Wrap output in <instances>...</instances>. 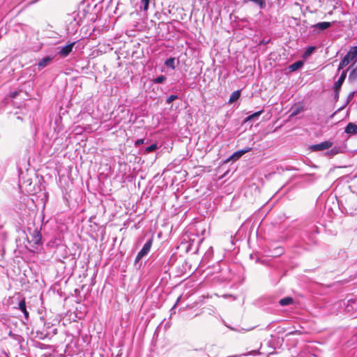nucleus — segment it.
<instances>
[{"label": "nucleus", "mask_w": 357, "mask_h": 357, "mask_svg": "<svg viewBox=\"0 0 357 357\" xmlns=\"http://www.w3.org/2000/svg\"><path fill=\"white\" fill-rule=\"evenodd\" d=\"M45 326L46 328V331H47L48 328H50V324H45Z\"/></svg>", "instance_id": "f704fd0d"}, {"label": "nucleus", "mask_w": 357, "mask_h": 357, "mask_svg": "<svg viewBox=\"0 0 357 357\" xmlns=\"http://www.w3.org/2000/svg\"><path fill=\"white\" fill-rule=\"evenodd\" d=\"M340 153V149L337 146L333 147L329 151L326 152V155L329 156H334Z\"/></svg>", "instance_id": "4be33fe9"}, {"label": "nucleus", "mask_w": 357, "mask_h": 357, "mask_svg": "<svg viewBox=\"0 0 357 357\" xmlns=\"http://www.w3.org/2000/svg\"><path fill=\"white\" fill-rule=\"evenodd\" d=\"M250 150V149H247V150H241V151H236L231 156V158H234V159H238L239 158H241L244 153H247L248 151Z\"/></svg>", "instance_id": "5701e85b"}, {"label": "nucleus", "mask_w": 357, "mask_h": 357, "mask_svg": "<svg viewBox=\"0 0 357 357\" xmlns=\"http://www.w3.org/2000/svg\"><path fill=\"white\" fill-rule=\"evenodd\" d=\"M357 57V46H353L350 48L346 55L342 59L338 66L337 70L343 69L345 66L354 61Z\"/></svg>", "instance_id": "f257e3e1"}, {"label": "nucleus", "mask_w": 357, "mask_h": 357, "mask_svg": "<svg viewBox=\"0 0 357 357\" xmlns=\"http://www.w3.org/2000/svg\"><path fill=\"white\" fill-rule=\"evenodd\" d=\"M31 240L30 241L32 242L33 244L36 245H39L42 244V234L40 231L38 229H35L31 234H30Z\"/></svg>", "instance_id": "39448f33"}, {"label": "nucleus", "mask_w": 357, "mask_h": 357, "mask_svg": "<svg viewBox=\"0 0 357 357\" xmlns=\"http://www.w3.org/2000/svg\"><path fill=\"white\" fill-rule=\"evenodd\" d=\"M144 139H138L135 142V146H139L144 143Z\"/></svg>", "instance_id": "cd10ccee"}, {"label": "nucleus", "mask_w": 357, "mask_h": 357, "mask_svg": "<svg viewBox=\"0 0 357 357\" xmlns=\"http://www.w3.org/2000/svg\"><path fill=\"white\" fill-rule=\"evenodd\" d=\"M264 112V110L261 109V110H259L258 112H256L253 114H252L251 115L248 116V117H246L245 121H251L252 119H257L258 118L262 113Z\"/></svg>", "instance_id": "6ab92c4d"}, {"label": "nucleus", "mask_w": 357, "mask_h": 357, "mask_svg": "<svg viewBox=\"0 0 357 357\" xmlns=\"http://www.w3.org/2000/svg\"><path fill=\"white\" fill-rule=\"evenodd\" d=\"M354 92L351 93L349 94V98H351L353 97V96H354Z\"/></svg>", "instance_id": "c9c22d12"}, {"label": "nucleus", "mask_w": 357, "mask_h": 357, "mask_svg": "<svg viewBox=\"0 0 357 357\" xmlns=\"http://www.w3.org/2000/svg\"><path fill=\"white\" fill-rule=\"evenodd\" d=\"M140 10L146 11L149 9L150 0H140Z\"/></svg>", "instance_id": "aec40b11"}, {"label": "nucleus", "mask_w": 357, "mask_h": 357, "mask_svg": "<svg viewBox=\"0 0 357 357\" xmlns=\"http://www.w3.org/2000/svg\"><path fill=\"white\" fill-rule=\"evenodd\" d=\"M299 113V110L298 109H296L295 111H294L291 114V116H296Z\"/></svg>", "instance_id": "2f4dec72"}, {"label": "nucleus", "mask_w": 357, "mask_h": 357, "mask_svg": "<svg viewBox=\"0 0 357 357\" xmlns=\"http://www.w3.org/2000/svg\"><path fill=\"white\" fill-rule=\"evenodd\" d=\"M240 96H241V91L240 90H237V91H234L231 94V96H230V98H229V103L234 102L235 101L238 100Z\"/></svg>", "instance_id": "ddd939ff"}, {"label": "nucleus", "mask_w": 357, "mask_h": 357, "mask_svg": "<svg viewBox=\"0 0 357 357\" xmlns=\"http://www.w3.org/2000/svg\"><path fill=\"white\" fill-rule=\"evenodd\" d=\"M17 119H20L21 121L22 120V119L20 116H17Z\"/></svg>", "instance_id": "e433bc0d"}, {"label": "nucleus", "mask_w": 357, "mask_h": 357, "mask_svg": "<svg viewBox=\"0 0 357 357\" xmlns=\"http://www.w3.org/2000/svg\"><path fill=\"white\" fill-rule=\"evenodd\" d=\"M0 322L8 325L10 322V317L6 314H0Z\"/></svg>", "instance_id": "f3484780"}, {"label": "nucleus", "mask_w": 357, "mask_h": 357, "mask_svg": "<svg viewBox=\"0 0 357 357\" xmlns=\"http://www.w3.org/2000/svg\"><path fill=\"white\" fill-rule=\"evenodd\" d=\"M303 65V61H296L294 62V63H292L291 65H290L289 66V69L291 70V71H295L299 68H301Z\"/></svg>", "instance_id": "a211bd4d"}, {"label": "nucleus", "mask_w": 357, "mask_h": 357, "mask_svg": "<svg viewBox=\"0 0 357 357\" xmlns=\"http://www.w3.org/2000/svg\"><path fill=\"white\" fill-rule=\"evenodd\" d=\"M40 344V349H46V348L49 347V346H45L43 344Z\"/></svg>", "instance_id": "473e14b6"}, {"label": "nucleus", "mask_w": 357, "mask_h": 357, "mask_svg": "<svg viewBox=\"0 0 357 357\" xmlns=\"http://www.w3.org/2000/svg\"><path fill=\"white\" fill-rule=\"evenodd\" d=\"M75 42H73L63 47L61 50L59 51V54L63 56H68L72 52L73 47L75 45Z\"/></svg>", "instance_id": "0eeeda50"}, {"label": "nucleus", "mask_w": 357, "mask_h": 357, "mask_svg": "<svg viewBox=\"0 0 357 357\" xmlns=\"http://www.w3.org/2000/svg\"><path fill=\"white\" fill-rule=\"evenodd\" d=\"M153 244V238H150L144 245L142 250L138 252L136 256L135 263H138L141 259L146 256L151 250Z\"/></svg>", "instance_id": "f03ea898"}, {"label": "nucleus", "mask_w": 357, "mask_h": 357, "mask_svg": "<svg viewBox=\"0 0 357 357\" xmlns=\"http://www.w3.org/2000/svg\"><path fill=\"white\" fill-rule=\"evenodd\" d=\"M332 146H333L332 142L325 141V142H322L319 144L311 145L310 147V149L312 151H320L328 149L329 148L332 147Z\"/></svg>", "instance_id": "7ed1b4c3"}, {"label": "nucleus", "mask_w": 357, "mask_h": 357, "mask_svg": "<svg viewBox=\"0 0 357 357\" xmlns=\"http://www.w3.org/2000/svg\"><path fill=\"white\" fill-rule=\"evenodd\" d=\"M18 309L20 310L22 312L25 319H28V318H29V312H28V311L26 310V303H25L24 300L20 301L19 302Z\"/></svg>", "instance_id": "9b49d317"}, {"label": "nucleus", "mask_w": 357, "mask_h": 357, "mask_svg": "<svg viewBox=\"0 0 357 357\" xmlns=\"http://www.w3.org/2000/svg\"><path fill=\"white\" fill-rule=\"evenodd\" d=\"M178 96L177 95H170L169 96L167 97V100H166V103L167 104H170L171 102H172L174 100L178 99Z\"/></svg>", "instance_id": "bb28decb"}, {"label": "nucleus", "mask_w": 357, "mask_h": 357, "mask_svg": "<svg viewBox=\"0 0 357 357\" xmlns=\"http://www.w3.org/2000/svg\"><path fill=\"white\" fill-rule=\"evenodd\" d=\"M158 149V146H157V144L154 143V144H152L151 146H147L145 149V151L146 153H151V152H153L155 150H156Z\"/></svg>", "instance_id": "393cba45"}, {"label": "nucleus", "mask_w": 357, "mask_h": 357, "mask_svg": "<svg viewBox=\"0 0 357 357\" xmlns=\"http://www.w3.org/2000/svg\"><path fill=\"white\" fill-rule=\"evenodd\" d=\"M283 252V248H277L275 249V254L278 255H280Z\"/></svg>", "instance_id": "c756f323"}, {"label": "nucleus", "mask_w": 357, "mask_h": 357, "mask_svg": "<svg viewBox=\"0 0 357 357\" xmlns=\"http://www.w3.org/2000/svg\"><path fill=\"white\" fill-rule=\"evenodd\" d=\"M56 333H57V329H56V328H54L52 330V334H53V335H55V334H56Z\"/></svg>", "instance_id": "72a5a7b5"}, {"label": "nucleus", "mask_w": 357, "mask_h": 357, "mask_svg": "<svg viewBox=\"0 0 357 357\" xmlns=\"http://www.w3.org/2000/svg\"><path fill=\"white\" fill-rule=\"evenodd\" d=\"M165 65L166 66H167L168 68H171L172 70H174L175 68H176V66H175V58L171 57V58L167 59L165 61Z\"/></svg>", "instance_id": "2eb2a0df"}, {"label": "nucleus", "mask_w": 357, "mask_h": 357, "mask_svg": "<svg viewBox=\"0 0 357 357\" xmlns=\"http://www.w3.org/2000/svg\"><path fill=\"white\" fill-rule=\"evenodd\" d=\"M21 92H22L21 90H15V91H10V97L12 99H15V98H16L20 94Z\"/></svg>", "instance_id": "a878e982"}, {"label": "nucleus", "mask_w": 357, "mask_h": 357, "mask_svg": "<svg viewBox=\"0 0 357 357\" xmlns=\"http://www.w3.org/2000/svg\"><path fill=\"white\" fill-rule=\"evenodd\" d=\"M347 77V72L342 71L338 80L335 83L333 89H337V90H340L341 86L344 82Z\"/></svg>", "instance_id": "9d476101"}, {"label": "nucleus", "mask_w": 357, "mask_h": 357, "mask_svg": "<svg viewBox=\"0 0 357 357\" xmlns=\"http://www.w3.org/2000/svg\"><path fill=\"white\" fill-rule=\"evenodd\" d=\"M293 298L291 297H285L280 300L279 303L282 306H287L293 303Z\"/></svg>", "instance_id": "4468645a"}, {"label": "nucleus", "mask_w": 357, "mask_h": 357, "mask_svg": "<svg viewBox=\"0 0 357 357\" xmlns=\"http://www.w3.org/2000/svg\"><path fill=\"white\" fill-rule=\"evenodd\" d=\"M315 50L316 47L314 46L307 47L303 54V58H307L310 56Z\"/></svg>", "instance_id": "412c9836"}, {"label": "nucleus", "mask_w": 357, "mask_h": 357, "mask_svg": "<svg viewBox=\"0 0 357 357\" xmlns=\"http://www.w3.org/2000/svg\"><path fill=\"white\" fill-rule=\"evenodd\" d=\"M347 134L353 135L357 134V125L354 123H349L344 128Z\"/></svg>", "instance_id": "6e6552de"}, {"label": "nucleus", "mask_w": 357, "mask_h": 357, "mask_svg": "<svg viewBox=\"0 0 357 357\" xmlns=\"http://www.w3.org/2000/svg\"><path fill=\"white\" fill-rule=\"evenodd\" d=\"M167 79V77L165 75H160L157 77L156 78L153 79V83L154 84H161L164 82Z\"/></svg>", "instance_id": "b1692460"}, {"label": "nucleus", "mask_w": 357, "mask_h": 357, "mask_svg": "<svg viewBox=\"0 0 357 357\" xmlns=\"http://www.w3.org/2000/svg\"><path fill=\"white\" fill-rule=\"evenodd\" d=\"M53 59H54V56H47L43 57L38 62L37 65H38V68L43 69L45 67H47V66H49L50 64V63L52 62Z\"/></svg>", "instance_id": "423d86ee"}, {"label": "nucleus", "mask_w": 357, "mask_h": 357, "mask_svg": "<svg viewBox=\"0 0 357 357\" xmlns=\"http://www.w3.org/2000/svg\"><path fill=\"white\" fill-rule=\"evenodd\" d=\"M9 336L12 337L17 343V344L20 345V347H22V344L24 342V338L21 335L14 334L10 332Z\"/></svg>", "instance_id": "f8f14e48"}, {"label": "nucleus", "mask_w": 357, "mask_h": 357, "mask_svg": "<svg viewBox=\"0 0 357 357\" xmlns=\"http://www.w3.org/2000/svg\"><path fill=\"white\" fill-rule=\"evenodd\" d=\"M350 68H353L349 75L348 79L349 82H353L357 79V63H353Z\"/></svg>", "instance_id": "1a4fd4ad"}, {"label": "nucleus", "mask_w": 357, "mask_h": 357, "mask_svg": "<svg viewBox=\"0 0 357 357\" xmlns=\"http://www.w3.org/2000/svg\"><path fill=\"white\" fill-rule=\"evenodd\" d=\"M331 23L329 22H321L314 24H312L310 26V29L314 33H319L321 31H324L331 26Z\"/></svg>", "instance_id": "20e7f679"}, {"label": "nucleus", "mask_w": 357, "mask_h": 357, "mask_svg": "<svg viewBox=\"0 0 357 357\" xmlns=\"http://www.w3.org/2000/svg\"><path fill=\"white\" fill-rule=\"evenodd\" d=\"M181 298V296H180L177 298V300H176V301L175 304L174 305V306H173V307H172V309L170 310V311H171L172 312L175 310V308H176V305H178V303H179V301H180Z\"/></svg>", "instance_id": "c85d7f7f"}, {"label": "nucleus", "mask_w": 357, "mask_h": 357, "mask_svg": "<svg viewBox=\"0 0 357 357\" xmlns=\"http://www.w3.org/2000/svg\"><path fill=\"white\" fill-rule=\"evenodd\" d=\"M340 90H337V89H334V91H335V96H334V98L337 100L338 98H339V93H340Z\"/></svg>", "instance_id": "7c9ffc66"}, {"label": "nucleus", "mask_w": 357, "mask_h": 357, "mask_svg": "<svg viewBox=\"0 0 357 357\" xmlns=\"http://www.w3.org/2000/svg\"><path fill=\"white\" fill-rule=\"evenodd\" d=\"M50 335H51V333L47 331H38L36 332V337L41 340H43L47 337H50Z\"/></svg>", "instance_id": "dca6fc26"}]
</instances>
